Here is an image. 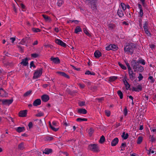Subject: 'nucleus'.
I'll list each match as a JSON object with an SVG mask.
<instances>
[{
    "label": "nucleus",
    "mask_w": 156,
    "mask_h": 156,
    "mask_svg": "<svg viewBox=\"0 0 156 156\" xmlns=\"http://www.w3.org/2000/svg\"><path fill=\"white\" fill-rule=\"evenodd\" d=\"M137 44L132 42H127L126 45H125L124 48V51L125 52H127L132 55L134 49L137 48Z\"/></svg>",
    "instance_id": "nucleus-1"
},
{
    "label": "nucleus",
    "mask_w": 156,
    "mask_h": 156,
    "mask_svg": "<svg viewBox=\"0 0 156 156\" xmlns=\"http://www.w3.org/2000/svg\"><path fill=\"white\" fill-rule=\"evenodd\" d=\"M131 65L134 70V72L141 73L144 70L143 67L136 63L135 60H132L131 62Z\"/></svg>",
    "instance_id": "nucleus-2"
},
{
    "label": "nucleus",
    "mask_w": 156,
    "mask_h": 156,
    "mask_svg": "<svg viewBox=\"0 0 156 156\" xmlns=\"http://www.w3.org/2000/svg\"><path fill=\"white\" fill-rule=\"evenodd\" d=\"M88 149L94 152L98 153L100 151L99 147L96 144H91L88 145Z\"/></svg>",
    "instance_id": "nucleus-3"
},
{
    "label": "nucleus",
    "mask_w": 156,
    "mask_h": 156,
    "mask_svg": "<svg viewBox=\"0 0 156 156\" xmlns=\"http://www.w3.org/2000/svg\"><path fill=\"white\" fill-rule=\"evenodd\" d=\"M42 68H40L39 70H36L34 73L33 78L36 79L40 77L42 75Z\"/></svg>",
    "instance_id": "nucleus-4"
},
{
    "label": "nucleus",
    "mask_w": 156,
    "mask_h": 156,
    "mask_svg": "<svg viewBox=\"0 0 156 156\" xmlns=\"http://www.w3.org/2000/svg\"><path fill=\"white\" fill-rule=\"evenodd\" d=\"M55 41L56 43L61 46L64 47H66V44L60 39H56Z\"/></svg>",
    "instance_id": "nucleus-5"
},
{
    "label": "nucleus",
    "mask_w": 156,
    "mask_h": 156,
    "mask_svg": "<svg viewBox=\"0 0 156 156\" xmlns=\"http://www.w3.org/2000/svg\"><path fill=\"white\" fill-rule=\"evenodd\" d=\"M13 100L12 99H3L0 100V102L2 101V104L3 105H9L11 104L13 102Z\"/></svg>",
    "instance_id": "nucleus-6"
},
{
    "label": "nucleus",
    "mask_w": 156,
    "mask_h": 156,
    "mask_svg": "<svg viewBox=\"0 0 156 156\" xmlns=\"http://www.w3.org/2000/svg\"><path fill=\"white\" fill-rule=\"evenodd\" d=\"M30 37H26L23 38L20 42V43L24 44L25 43L28 44L30 42Z\"/></svg>",
    "instance_id": "nucleus-7"
},
{
    "label": "nucleus",
    "mask_w": 156,
    "mask_h": 156,
    "mask_svg": "<svg viewBox=\"0 0 156 156\" xmlns=\"http://www.w3.org/2000/svg\"><path fill=\"white\" fill-rule=\"evenodd\" d=\"M130 80L133 81L136 77V73L133 72V70L128 72Z\"/></svg>",
    "instance_id": "nucleus-8"
},
{
    "label": "nucleus",
    "mask_w": 156,
    "mask_h": 156,
    "mask_svg": "<svg viewBox=\"0 0 156 156\" xmlns=\"http://www.w3.org/2000/svg\"><path fill=\"white\" fill-rule=\"evenodd\" d=\"M50 60L55 64H58L60 63V61L58 57L55 58L52 56L50 58Z\"/></svg>",
    "instance_id": "nucleus-9"
},
{
    "label": "nucleus",
    "mask_w": 156,
    "mask_h": 156,
    "mask_svg": "<svg viewBox=\"0 0 156 156\" xmlns=\"http://www.w3.org/2000/svg\"><path fill=\"white\" fill-rule=\"evenodd\" d=\"M41 99L43 101L47 102L49 100V97L48 95L45 94L41 96Z\"/></svg>",
    "instance_id": "nucleus-10"
},
{
    "label": "nucleus",
    "mask_w": 156,
    "mask_h": 156,
    "mask_svg": "<svg viewBox=\"0 0 156 156\" xmlns=\"http://www.w3.org/2000/svg\"><path fill=\"white\" fill-rule=\"evenodd\" d=\"M27 110H26L20 111L19 113V116L21 117H25L27 116Z\"/></svg>",
    "instance_id": "nucleus-11"
},
{
    "label": "nucleus",
    "mask_w": 156,
    "mask_h": 156,
    "mask_svg": "<svg viewBox=\"0 0 156 156\" xmlns=\"http://www.w3.org/2000/svg\"><path fill=\"white\" fill-rule=\"evenodd\" d=\"M142 90V87L141 85H139L137 86V88L134 87H132V91L139 92Z\"/></svg>",
    "instance_id": "nucleus-12"
},
{
    "label": "nucleus",
    "mask_w": 156,
    "mask_h": 156,
    "mask_svg": "<svg viewBox=\"0 0 156 156\" xmlns=\"http://www.w3.org/2000/svg\"><path fill=\"white\" fill-rule=\"evenodd\" d=\"M41 101L40 99L35 100L33 102V105L34 106H37L41 104Z\"/></svg>",
    "instance_id": "nucleus-13"
},
{
    "label": "nucleus",
    "mask_w": 156,
    "mask_h": 156,
    "mask_svg": "<svg viewBox=\"0 0 156 156\" xmlns=\"http://www.w3.org/2000/svg\"><path fill=\"white\" fill-rule=\"evenodd\" d=\"M119 142V139L118 138L116 137L113 139L111 142V145L112 146H114L117 144Z\"/></svg>",
    "instance_id": "nucleus-14"
},
{
    "label": "nucleus",
    "mask_w": 156,
    "mask_h": 156,
    "mask_svg": "<svg viewBox=\"0 0 156 156\" xmlns=\"http://www.w3.org/2000/svg\"><path fill=\"white\" fill-rule=\"evenodd\" d=\"M21 64L23 65V66H26L28 65V59L27 58L22 60V61L20 63Z\"/></svg>",
    "instance_id": "nucleus-15"
},
{
    "label": "nucleus",
    "mask_w": 156,
    "mask_h": 156,
    "mask_svg": "<svg viewBox=\"0 0 156 156\" xmlns=\"http://www.w3.org/2000/svg\"><path fill=\"white\" fill-rule=\"evenodd\" d=\"M57 73L60 75L67 79H69L70 78L69 76L64 72L58 71L57 72Z\"/></svg>",
    "instance_id": "nucleus-16"
},
{
    "label": "nucleus",
    "mask_w": 156,
    "mask_h": 156,
    "mask_svg": "<svg viewBox=\"0 0 156 156\" xmlns=\"http://www.w3.org/2000/svg\"><path fill=\"white\" fill-rule=\"evenodd\" d=\"M117 13L119 17L121 18L122 17L124 16L123 12L121 8L118 9Z\"/></svg>",
    "instance_id": "nucleus-17"
},
{
    "label": "nucleus",
    "mask_w": 156,
    "mask_h": 156,
    "mask_svg": "<svg viewBox=\"0 0 156 156\" xmlns=\"http://www.w3.org/2000/svg\"><path fill=\"white\" fill-rule=\"evenodd\" d=\"M136 62L138 64H141L143 65L145 64V62L144 60L143 59L141 58H139L137 61L136 60Z\"/></svg>",
    "instance_id": "nucleus-18"
},
{
    "label": "nucleus",
    "mask_w": 156,
    "mask_h": 156,
    "mask_svg": "<svg viewBox=\"0 0 156 156\" xmlns=\"http://www.w3.org/2000/svg\"><path fill=\"white\" fill-rule=\"evenodd\" d=\"M77 112L79 114H86L87 112L84 108H80L78 110Z\"/></svg>",
    "instance_id": "nucleus-19"
},
{
    "label": "nucleus",
    "mask_w": 156,
    "mask_h": 156,
    "mask_svg": "<svg viewBox=\"0 0 156 156\" xmlns=\"http://www.w3.org/2000/svg\"><path fill=\"white\" fill-rule=\"evenodd\" d=\"M94 56L96 58H98L101 56V54L98 50H96L94 53Z\"/></svg>",
    "instance_id": "nucleus-20"
},
{
    "label": "nucleus",
    "mask_w": 156,
    "mask_h": 156,
    "mask_svg": "<svg viewBox=\"0 0 156 156\" xmlns=\"http://www.w3.org/2000/svg\"><path fill=\"white\" fill-rule=\"evenodd\" d=\"M3 63L6 66H12L13 65L12 62H9L8 61H3Z\"/></svg>",
    "instance_id": "nucleus-21"
},
{
    "label": "nucleus",
    "mask_w": 156,
    "mask_h": 156,
    "mask_svg": "<svg viewBox=\"0 0 156 156\" xmlns=\"http://www.w3.org/2000/svg\"><path fill=\"white\" fill-rule=\"evenodd\" d=\"M52 150L51 149L46 148L45 149L44 151H43V153L45 154H49L52 152Z\"/></svg>",
    "instance_id": "nucleus-22"
},
{
    "label": "nucleus",
    "mask_w": 156,
    "mask_h": 156,
    "mask_svg": "<svg viewBox=\"0 0 156 156\" xmlns=\"http://www.w3.org/2000/svg\"><path fill=\"white\" fill-rule=\"evenodd\" d=\"M86 2L88 4L92 5V4L97 3V0H85Z\"/></svg>",
    "instance_id": "nucleus-23"
},
{
    "label": "nucleus",
    "mask_w": 156,
    "mask_h": 156,
    "mask_svg": "<svg viewBox=\"0 0 156 156\" xmlns=\"http://www.w3.org/2000/svg\"><path fill=\"white\" fill-rule=\"evenodd\" d=\"M25 129L24 127H19L16 129V131L18 133H20L25 131Z\"/></svg>",
    "instance_id": "nucleus-24"
},
{
    "label": "nucleus",
    "mask_w": 156,
    "mask_h": 156,
    "mask_svg": "<svg viewBox=\"0 0 156 156\" xmlns=\"http://www.w3.org/2000/svg\"><path fill=\"white\" fill-rule=\"evenodd\" d=\"M42 16L46 21L50 22L51 21V19L48 16L44 15H42Z\"/></svg>",
    "instance_id": "nucleus-25"
},
{
    "label": "nucleus",
    "mask_w": 156,
    "mask_h": 156,
    "mask_svg": "<svg viewBox=\"0 0 156 156\" xmlns=\"http://www.w3.org/2000/svg\"><path fill=\"white\" fill-rule=\"evenodd\" d=\"M82 30L80 27L79 26H77L75 29L74 33L76 34H78Z\"/></svg>",
    "instance_id": "nucleus-26"
},
{
    "label": "nucleus",
    "mask_w": 156,
    "mask_h": 156,
    "mask_svg": "<svg viewBox=\"0 0 156 156\" xmlns=\"http://www.w3.org/2000/svg\"><path fill=\"white\" fill-rule=\"evenodd\" d=\"M24 148V144L23 142L19 144L18 146V148L21 150H23Z\"/></svg>",
    "instance_id": "nucleus-27"
},
{
    "label": "nucleus",
    "mask_w": 156,
    "mask_h": 156,
    "mask_svg": "<svg viewBox=\"0 0 156 156\" xmlns=\"http://www.w3.org/2000/svg\"><path fill=\"white\" fill-rule=\"evenodd\" d=\"M128 134L127 133L126 134L125 132H123L122 133V137L124 140L128 138Z\"/></svg>",
    "instance_id": "nucleus-28"
},
{
    "label": "nucleus",
    "mask_w": 156,
    "mask_h": 156,
    "mask_svg": "<svg viewBox=\"0 0 156 156\" xmlns=\"http://www.w3.org/2000/svg\"><path fill=\"white\" fill-rule=\"evenodd\" d=\"M96 3H95L92 4V5H91V9L94 12H95L97 10Z\"/></svg>",
    "instance_id": "nucleus-29"
},
{
    "label": "nucleus",
    "mask_w": 156,
    "mask_h": 156,
    "mask_svg": "<svg viewBox=\"0 0 156 156\" xmlns=\"http://www.w3.org/2000/svg\"><path fill=\"white\" fill-rule=\"evenodd\" d=\"M105 141V138L103 135H102L100 137V139L99 140V143L101 144L104 143Z\"/></svg>",
    "instance_id": "nucleus-30"
},
{
    "label": "nucleus",
    "mask_w": 156,
    "mask_h": 156,
    "mask_svg": "<svg viewBox=\"0 0 156 156\" xmlns=\"http://www.w3.org/2000/svg\"><path fill=\"white\" fill-rule=\"evenodd\" d=\"M111 50L113 51L117 50L118 49V47L115 44H111Z\"/></svg>",
    "instance_id": "nucleus-31"
},
{
    "label": "nucleus",
    "mask_w": 156,
    "mask_h": 156,
    "mask_svg": "<svg viewBox=\"0 0 156 156\" xmlns=\"http://www.w3.org/2000/svg\"><path fill=\"white\" fill-rule=\"evenodd\" d=\"M143 140V137L141 136H139L137 140V144H140L142 142Z\"/></svg>",
    "instance_id": "nucleus-32"
},
{
    "label": "nucleus",
    "mask_w": 156,
    "mask_h": 156,
    "mask_svg": "<svg viewBox=\"0 0 156 156\" xmlns=\"http://www.w3.org/2000/svg\"><path fill=\"white\" fill-rule=\"evenodd\" d=\"M64 1L63 0H58L57 5L58 6L60 7L62 5Z\"/></svg>",
    "instance_id": "nucleus-33"
},
{
    "label": "nucleus",
    "mask_w": 156,
    "mask_h": 156,
    "mask_svg": "<svg viewBox=\"0 0 156 156\" xmlns=\"http://www.w3.org/2000/svg\"><path fill=\"white\" fill-rule=\"evenodd\" d=\"M45 140L47 141H50L53 140V137L52 136H47L45 137Z\"/></svg>",
    "instance_id": "nucleus-34"
},
{
    "label": "nucleus",
    "mask_w": 156,
    "mask_h": 156,
    "mask_svg": "<svg viewBox=\"0 0 156 156\" xmlns=\"http://www.w3.org/2000/svg\"><path fill=\"white\" fill-rule=\"evenodd\" d=\"M117 78V77L115 76L110 77L109 78V81L110 82H113L115 81Z\"/></svg>",
    "instance_id": "nucleus-35"
},
{
    "label": "nucleus",
    "mask_w": 156,
    "mask_h": 156,
    "mask_svg": "<svg viewBox=\"0 0 156 156\" xmlns=\"http://www.w3.org/2000/svg\"><path fill=\"white\" fill-rule=\"evenodd\" d=\"M94 132V130L92 128H90L88 130V132L90 136H91Z\"/></svg>",
    "instance_id": "nucleus-36"
},
{
    "label": "nucleus",
    "mask_w": 156,
    "mask_h": 156,
    "mask_svg": "<svg viewBox=\"0 0 156 156\" xmlns=\"http://www.w3.org/2000/svg\"><path fill=\"white\" fill-rule=\"evenodd\" d=\"M117 94L120 99H122L123 98V93L120 90H119L117 91Z\"/></svg>",
    "instance_id": "nucleus-37"
},
{
    "label": "nucleus",
    "mask_w": 156,
    "mask_h": 156,
    "mask_svg": "<svg viewBox=\"0 0 156 156\" xmlns=\"http://www.w3.org/2000/svg\"><path fill=\"white\" fill-rule=\"evenodd\" d=\"M85 75H95V73L94 72H91L89 70H87L85 73Z\"/></svg>",
    "instance_id": "nucleus-38"
},
{
    "label": "nucleus",
    "mask_w": 156,
    "mask_h": 156,
    "mask_svg": "<svg viewBox=\"0 0 156 156\" xmlns=\"http://www.w3.org/2000/svg\"><path fill=\"white\" fill-rule=\"evenodd\" d=\"M87 119L84 118H79L76 119V121L77 122H81L83 121H87Z\"/></svg>",
    "instance_id": "nucleus-39"
},
{
    "label": "nucleus",
    "mask_w": 156,
    "mask_h": 156,
    "mask_svg": "<svg viewBox=\"0 0 156 156\" xmlns=\"http://www.w3.org/2000/svg\"><path fill=\"white\" fill-rule=\"evenodd\" d=\"M32 92V90H29L27 91L24 94L23 96L25 97L28 96Z\"/></svg>",
    "instance_id": "nucleus-40"
},
{
    "label": "nucleus",
    "mask_w": 156,
    "mask_h": 156,
    "mask_svg": "<svg viewBox=\"0 0 156 156\" xmlns=\"http://www.w3.org/2000/svg\"><path fill=\"white\" fill-rule=\"evenodd\" d=\"M32 30L35 33H37L38 32H40L41 31V30L39 28H33L32 29Z\"/></svg>",
    "instance_id": "nucleus-41"
},
{
    "label": "nucleus",
    "mask_w": 156,
    "mask_h": 156,
    "mask_svg": "<svg viewBox=\"0 0 156 156\" xmlns=\"http://www.w3.org/2000/svg\"><path fill=\"white\" fill-rule=\"evenodd\" d=\"M83 32L88 36H91V35L88 33V31L87 30V29L86 28H83Z\"/></svg>",
    "instance_id": "nucleus-42"
},
{
    "label": "nucleus",
    "mask_w": 156,
    "mask_h": 156,
    "mask_svg": "<svg viewBox=\"0 0 156 156\" xmlns=\"http://www.w3.org/2000/svg\"><path fill=\"white\" fill-rule=\"evenodd\" d=\"M125 85L126 90H130V85L128 83V82H126V84H125Z\"/></svg>",
    "instance_id": "nucleus-43"
},
{
    "label": "nucleus",
    "mask_w": 156,
    "mask_h": 156,
    "mask_svg": "<svg viewBox=\"0 0 156 156\" xmlns=\"http://www.w3.org/2000/svg\"><path fill=\"white\" fill-rule=\"evenodd\" d=\"M118 64L120 67L123 69H126V67L123 65L120 62H118Z\"/></svg>",
    "instance_id": "nucleus-44"
},
{
    "label": "nucleus",
    "mask_w": 156,
    "mask_h": 156,
    "mask_svg": "<svg viewBox=\"0 0 156 156\" xmlns=\"http://www.w3.org/2000/svg\"><path fill=\"white\" fill-rule=\"evenodd\" d=\"M115 27V24H109L108 25L109 28L111 30H113Z\"/></svg>",
    "instance_id": "nucleus-45"
},
{
    "label": "nucleus",
    "mask_w": 156,
    "mask_h": 156,
    "mask_svg": "<svg viewBox=\"0 0 156 156\" xmlns=\"http://www.w3.org/2000/svg\"><path fill=\"white\" fill-rule=\"evenodd\" d=\"M121 6L122 7L123 10L124 11L126 9V5L123 3L122 2L121 3Z\"/></svg>",
    "instance_id": "nucleus-46"
},
{
    "label": "nucleus",
    "mask_w": 156,
    "mask_h": 156,
    "mask_svg": "<svg viewBox=\"0 0 156 156\" xmlns=\"http://www.w3.org/2000/svg\"><path fill=\"white\" fill-rule=\"evenodd\" d=\"M148 79H149L151 80L150 82L151 83H154L155 81L154 79L152 76H150L148 77Z\"/></svg>",
    "instance_id": "nucleus-47"
},
{
    "label": "nucleus",
    "mask_w": 156,
    "mask_h": 156,
    "mask_svg": "<svg viewBox=\"0 0 156 156\" xmlns=\"http://www.w3.org/2000/svg\"><path fill=\"white\" fill-rule=\"evenodd\" d=\"M31 57H33L34 58H36L38 57L39 55L37 53H33L31 55Z\"/></svg>",
    "instance_id": "nucleus-48"
},
{
    "label": "nucleus",
    "mask_w": 156,
    "mask_h": 156,
    "mask_svg": "<svg viewBox=\"0 0 156 156\" xmlns=\"http://www.w3.org/2000/svg\"><path fill=\"white\" fill-rule=\"evenodd\" d=\"M70 22H71V23H72L73 22H74L76 24H78L79 22V21L77 20H69L68 21V23H69Z\"/></svg>",
    "instance_id": "nucleus-49"
},
{
    "label": "nucleus",
    "mask_w": 156,
    "mask_h": 156,
    "mask_svg": "<svg viewBox=\"0 0 156 156\" xmlns=\"http://www.w3.org/2000/svg\"><path fill=\"white\" fill-rule=\"evenodd\" d=\"M78 104L80 106H83L85 105V101H80L79 102Z\"/></svg>",
    "instance_id": "nucleus-50"
},
{
    "label": "nucleus",
    "mask_w": 156,
    "mask_h": 156,
    "mask_svg": "<svg viewBox=\"0 0 156 156\" xmlns=\"http://www.w3.org/2000/svg\"><path fill=\"white\" fill-rule=\"evenodd\" d=\"M140 9V12L139 13V16L141 17H142L143 15V12L142 9Z\"/></svg>",
    "instance_id": "nucleus-51"
},
{
    "label": "nucleus",
    "mask_w": 156,
    "mask_h": 156,
    "mask_svg": "<svg viewBox=\"0 0 156 156\" xmlns=\"http://www.w3.org/2000/svg\"><path fill=\"white\" fill-rule=\"evenodd\" d=\"M127 113H128L127 109L126 107L124 110V116H126L127 115Z\"/></svg>",
    "instance_id": "nucleus-52"
},
{
    "label": "nucleus",
    "mask_w": 156,
    "mask_h": 156,
    "mask_svg": "<svg viewBox=\"0 0 156 156\" xmlns=\"http://www.w3.org/2000/svg\"><path fill=\"white\" fill-rule=\"evenodd\" d=\"M71 66L73 68V69H74L77 70L78 71H80V68H76L74 66L71 65Z\"/></svg>",
    "instance_id": "nucleus-53"
},
{
    "label": "nucleus",
    "mask_w": 156,
    "mask_h": 156,
    "mask_svg": "<svg viewBox=\"0 0 156 156\" xmlns=\"http://www.w3.org/2000/svg\"><path fill=\"white\" fill-rule=\"evenodd\" d=\"M138 78L139 79V81H140L143 79V76L141 73H139V76L138 77Z\"/></svg>",
    "instance_id": "nucleus-54"
},
{
    "label": "nucleus",
    "mask_w": 156,
    "mask_h": 156,
    "mask_svg": "<svg viewBox=\"0 0 156 156\" xmlns=\"http://www.w3.org/2000/svg\"><path fill=\"white\" fill-rule=\"evenodd\" d=\"M44 115V113L41 112H39L35 115V116L37 117H41Z\"/></svg>",
    "instance_id": "nucleus-55"
},
{
    "label": "nucleus",
    "mask_w": 156,
    "mask_h": 156,
    "mask_svg": "<svg viewBox=\"0 0 156 156\" xmlns=\"http://www.w3.org/2000/svg\"><path fill=\"white\" fill-rule=\"evenodd\" d=\"M106 115L108 116L109 117L110 115V112L109 111L105 110V111Z\"/></svg>",
    "instance_id": "nucleus-56"
},
{
    "label": "nucleus",
    "mask_w": 156,
    "mask_h": 156,
    "mask_svg": "<svg viewBox=\"0 0 156 156\" xmlns=\"http://www.w3.org/2000/svg\"><path fill=\"white\" fill-rule=\"evenodd\" d=\"M30 68H31L32 67H33L34 68L35 67V66L34 64V62L33 61L30 62Z\"/></svg>",
    "instance_id": "nucleus-57"
},
{
    "label": "nucleus",
    "mask_w": 156,
    "mask_h": 156,
    "mask_svg": "<svg viewBox=\"0 0 156 156\" xmlns=\"http://www.w3.org/2000/svg\"><path fill=\"white\" fill-rule=\"evenodd\" d=\"M111 44L109 45L106 47H105L106 50H111Z\"/></svg>",
    "instance_id": "nucleus-58"
},
{
    "label": "nucleus",
    "mask_w": 156,
    "mask_h": 156,
    "mask_svg": "<svg viewBox=\"0 0 156 156\" xmlns=\"http://www.w3.org/2000/svg\"><path fill=\"white\" fill-rule=\"evenodd\" d=\"M126 147V143H122L120 146L121 148H125Z\"/></svg>",
    "instance_id": "nucleus-59"
},
{
    "label": "nucleus",
    "mask_w": 156,
    "mask_h": 156,
    "mask_svg": "<svg viewBox=\"0 0 156 156\" xmlns=\"http://www.w3.org/2000/svg\"><path fill=\"white\" fill-rule=\"evenodd\" d=\"M17 46L20 49V50L21 51V52L23 53V49L22 48V47L20 46V45H17Z\"/></svg>",
    "instance_id": "nucleus-60"
},
{
    "label": "nucleus",
    "mask_w": 156,
    "mask_h": 156,
    "mask_svg": "<svg viewBox=\"0 0 156 156\" xmlns=\"http://www.w3.org/2000/svg\"><path fill=\"white\" fill-rule=\"evenodd\" d=\"M80 88H83L85 87V85L84 84H82L81 83H79L78 84Z\"/></svg>",
    "instance_id": "nucleus-61"
},
{
    "label": "nucleus",
    "mask_w": 156,
    "mask_h": 156,
    "mask_svg": "<svg viewBox=\"0 0 156 156\" xmlns=\"http://www.w3.org/2000/svg\"><path fill=\"white\" fill-rule=\"evenodd\" d=\"M33 123L32 122H30L29 123L28 126L29 129L32 128L33 127Z\"/></svg>",
    "instance_id": "nucleus-62"
},
{
    "label": "nucleus",
    "mask_w": 156,
    "mask_h": 156,
    "mask_svg": "<svg viewBox=\"0 0 156 156\" xmlns=\"http://www.w3.org/2000/svg\"><path fill=\"white\" fill-rule=\"evenodd\" d=\"M145 32V33L148 36H151V34L150 33V32L148 30H146Z\"/></svg>",
    "instance_id": "nucleus-63"
},
{
    "label": "nucleus",
    "mask_w": 156,
    "mask_h": 156,
    "mask_svg": "<svg viewBox=\"0 0 156 156\" xmlns=\"http://www.w3.org/2000/svg\"><path fill=\"white\" fill-rule=\"evenodd\" d=\"M96 100H98L99 102H101V101L104 100V98L103 97L101 98H97L96 99Z\"/></svg>",
    "instance_id": "nucleus-64"
}]
</instances>
